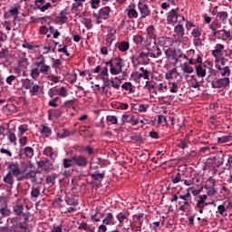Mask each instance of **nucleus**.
<instances>
[{"label": "nucleus", "mask_w": 232, "mask_h": 232, "mask_svg": "<svg viewBox=\"0 0 232 232\" xmlns=\"http://www.w3.org/2000/svg\"><path fill=\"white\" fill-rule=\"evenodd\" d=\"M183 22H185V17L178 14L175 9L167 13V24H177L174 27L175 35L180 39L187 40V37H185V27L181 24Z\"/></svg>", "instance_id": "nucleus-1"}, {"label": "nucleus", "mask_w": 232, "mask_h": 232, "mask_svg": "<svg viewBox=\"0 0 232 232\" xmlns=\"http://www.w3.org/2000/svg\"><path fill=\"white\" fill-rule=\"evenodd\" d=\"M22 88L29 92L31 96H37L41 94L42 88L40 85L34 83L33 80L23 79L22 80Z\"/></svg>", "instance_id": "nucleus-2"}, {"label": "nucleus", "mask_w": 232, "mask_h": 232, "mask_svg": "<svg viewBox=\"0 0 232 232\" xmlns=\"http://www.w3.org/2000/svg\"><path fill=\"white\" fill-rule=\"evenodd\" d=\"M123 68H124L123 60L120 57H116L113 59V65H111V74L116 76L121 73Z\"/></svg>", "instance_id": "nucleus-3"}, {"label": "nucleus", "mask_w": 232, "mask_h": 232, "mask_svg": "<svg viewBox=\"0 0 232 232\" xmlns=\"http://www.w3.org/2000/svg\"><path fill=\"white\" fill-rule=\"evenodd\" d=\"M41 176H42L41 172L31 170L26 174H24V176H22V178L18 179V181L30 179L31 182L36 183L37 181L42 180Z\"/></svg>", "instance_id": "nucleus-4"}, {"label": "nucleus", "mask_w": 232, "mask_h": 232, "mask_svg": "<svg viewBox=\"0 0 232 232\" xmlns=\"http://www.w3.org/2000/svg\"><path fill=\"white\" fill-rule=\"evenodd\" d=\"M156 45L155 27L150 25L147 28V39H145V46Z\"/></svg>", "instance_id": "nucleus-5"}, {"label": "nucleus", "mask_w": 232, "mask_h": 232, "mask_svg": "<svg viewBox=\"0 0 232 232\" xmlns=\"http://www.w3.org/2000/svg\"><path fill=\"white\" fill-rule=\"evenodd\" d=\"M229 83H230V81H229V78L227 77L215 79L212 81V88L213 89L226 88L229 85Z\"/></svg>", "instance_id": "nucleus-6"}, {"label": "nucleus", "mask_w": 232, "mask_h": 232, "mask_svg": "<svg viewBox=\"0 0 232 232\" xmlns=\"http://www.w3.org/2000/svg\"><path fill=\"white\" fill-rule=\"evenodd\" d=\"M111 9L109 6L102 7L99 9L98 14H94V18L98 20H107L111 14Z\"/></svg>", "instance_id": "nucleus-7"}, {"label": "nucleus", "mask_w": 232, "mask_h": 232, "mask_svg": "<svg viewBox=\"0 0 232 232\" xmlns=\"http://www.w3.org/2000/svg\"><path fill=\"white\" fill-rule=\"evenodd\" d=\"M7 169H9V173H7V175H12L14 178H18L20 175L23 174L22 170L20 169V165H18V163L10 162L8 163Z\"/></svg>", "instance_id": "nucleus-8"}, {"label": "nucleus", "mask_w": 232, "mask_h": 232, "mask_svg": "<svg viewBox=\"0 0 232 232\" xmlns=\"http://www.w3.org/2000/svg\"><path fill=\"white\" fill-rule=\"evenodd\" d=\"M69 160L72 161L73 165L81 168H86V166L88 165V160L85 158V156L82 155L73 156Z\"/></svg>", "instance_id": "nucleus-9"}, {"label": "nucleus", "mask_w": 232, "mask_h": 232, "mask_svg": "<svg viewBox=\"0 0 232 232\" xmlns=\"http://www.w3.org/2000/svg\"><path fill=\"white\" fill-rule=\"evenodd\" d=\"M212 35L218 39L226 41L231 37V33L228 31L223 30H212Z\"/></svg>", "instance_id": "nucleus-10"}, {"label": "nucleus", "mask_w": 232, "mask_h": 232, "mask_svg": "<svg viewBox=\"0 0 232 232\" xmlns=\"http://www.w3.org/2000/svg\"><path fill=\"white\" fill-rule=\"evenodd\" d=\"M129 19H137L139 13L136 11V5H129V7L124 11Z\"/></svg>", "instance_id": "nucleus-11"}, {"label": "nucleus", "mask_w": 232, "mask_h": 232, "mask_svg": "<svg viewBox=\"0 0 232 232\" xmlns=\"http://www.w3.org/2000/svg\"><path fill=\"white\" fill-rule=\"evenodd\" d=\"M137 7L140 12V18H146L150 15L149 5L147 4L139 2V4H137Z\"/></svg>", "instance_id": "nucleus-12"}, {"label": "nucleus", "mask_w": 232, "mask_h": 232, "mask_svg": "<svg viewBox=\"0 0 232 232\" xmlns=\"http://www.w3.org/2000/svg\"><path fill=\"white\" fill-rule=\"evenodd\" d=\"M121 123H130V126H136L139 123V121L132 115L123 114L121 117Z\"/></svg>", "instance_id": "nucleus-13"}, {"label": "nucleus", "mask_w": 232, "mask_h": 232, "mask_svg": "<svg viewBox=\"0 0 232 232\" xmlns=\"http://www.w3.org/2000/svg\"><path fill=\"white\" fill-rule=\"evenodd\" d=\"M34 66L40 67L39 72L44 75H47L48 72H50V66L46 65L44 62L34 63Z\"/></svg>", "instance_id": "nucleus-14"}, {"label": "nucleus", "mask_w": 232, "mask_h": 232, "mask_svg": "<svg viewBox=\"0 0 232 232\" xmlns=\"http://www.w3.org/2000/svg\"><path fill=\"white\" fill-rule=\"evenodd\" d=\"M26 155L27 159H32L34 156V150L31 147L20 149V156Z\"/></svg>", "instance_id": "nucleus-15"}, {"label": "nucleus", "mask_w": 232, "mask_h": 232, "mask_svg": "<svg viewBox=\"0 0 232 232\" xmlns=\"http://www.w3.org/2000/svg\"><path fill=\"white\" fill-rule=\"evenodd\" d=\"M223 51H225V45L218 44L215 45V50L212 51L213 57H221L223 55Z\"/></svg>", "instance_id": "nucleus-16"}, {"label": "nucleus", "mask_w": 232, "mask_h": 232, "mask_svg": "<svg viewBox=\"0 0 232 232\" xmlns=\"http://www.w3.org/2000/svg\"><path fill=\"white\" fill-rule=\"evenodd\" d=\"M41 73H42L41 71H39V68L37 67L31 69V73H30L31 79L37 81Z\"/></svg>", "instance_id": "nucleus-17"}, {"label": "nucleus", "mask_w": 232, "mask_h": 232, "mask_svg": "<svg viewBox=\"0 0 232 232\" xmlns=\"http://www.w3.org/2000/svg\"><path fill=\"white\" fill-rule=\"evenodd\" d=\"M72 135H75V130L69 131L67 130H63V133L56 134V137L60 139H65L67 137H71Z\"/></svg>", "instance_id": "nucleus-18"}, {"label": "nucleus", "mask_w": 232, "mask_h": 232, "mask_svg": "<svg viewBox=\"0 0 232 232\" xmlns=\"http://www.w3.org/2000/svg\"><path fill=\"white\" fill-rule=\"evenodd\" d=\"M86 0H73L72 8V10L73 12H76L79 7L83 6V4H85Z\"/></svg>", "instance_id": "nucleus-19"}, {"label": "nucleus", "mask_w": 232, "mask_h": 232, "mask_svg": "<svg viewBox=\"0 0 232 232\" xmlns=\"http://www.w3.org/2000/svg\"><path fill=\"white\" fill-rule=\"evenodd\" d=\"M196 75L201 79H204L206 77V69L202 66H197L196 67Z\"/></svg>", "instance_id": "nucleus-20"}, {"label": "nucleus", "mask_w": 232, "mask_h": 232, "mask_svg": "<svg viewBox=\"0 0 232 232\" xmlns=\"http://www.w3.org/2000/svg\"><path fill=\"white\" fill-rule=\"evenodd\" d=\"M118 50H120V52H127L128 50H130V43L128 42H121L120 43V44H118Z\"/></svg>", "instance_id": "nucleus-21"}, {"label": "nucleus", "mask_w": 232, "mask_h": 232, "mask_svg": "<svg viewBox=\"0 0 232 232\" xmlns=\"http://www.w3.org/2000/svg\"><path fill=\"white\" fill-rule=\"evenodd\" d=\"M0 214L4 218L10 217V215L12 214V211H10V209L7 208V205H4V207L0 208Z\"/></svg>", "instance_id": "nucleus-22"}, {"label": "nucleus", "mask_w": 232, "mask_h": 232, "mask_svg": "<svg viewBox=\"0 0 232 232\" xmlns=\"http://www.w3.org/2000/svg\"><path fill=\"white\" fill-rule=\"evenodd\" d=\"M140 71L141 72V73H139L138 75L139 79L150 80L148 70H145L143 69V67H140Z\"/></svg>", "instance_id": "nucleus-23"}, {"label": "nucleus", "mask_w": 232, "mask_h": 232, "mask_svg": "<svg viewBox=\"0 0 232 232\" xmlns=\"http://www.w3.org/2000/svg\"><path fill=\"white\" fill-rule=\"evenodd\" d=\"M180 53V50H173V49H167L166 50V58L167 60L170 59L174 54Z\"/></svg>", "instance_id": "nucleus-24"}, {"label": "nucleus", "mask_w": 232, "mask_h": 232, "mask_svg": "<svg viewBox=\"0 0 232 232\" xmlns=\"http://www.w3.org/2000/svg\"><path fill=\"white\" fill-rule=\"evenodd\" d=\"M221 77L229 76L231 74V69L228 66L223 67V70H218Z\"/></svg>", "instance_id": "nucleus-25"}, {"label": "nucleus", "mask_w": 232, "mask_h": 232, "mask_svg": "<svg viewBox=\"0 0 232 232\" xmlns=\"http://www.w3.org/2000/svg\"><path fill=\"white\" fill-rule=\"evenodd\" d=\"M128 217H130L129 214L120 213V214L116 215V220H118V222H120V225H123L124 220H128Z\"/></svg>", "instance_id": "nucleus-26"}, {"label": "nucleus", "mask_w": 232, "mask_h": 232, "mask_svg": "<svg viewBox=\"0 0 232 232\" xmlns=\"http://www.w3.org/2000/svg\"><path fill=\"white\" fill-rule=\"evenodd\" d=\"M14 175L7 174L5 177H4L3 181L4 183L13 186L14 185Z\"/></svg>", "instance_id": "nucleus-27"}, {"label": "nucleus", "mask_w": 232, "mask_h": 232, "mask_svg": "<svg viewBox=\"0 0 232 232\" xmlns=\"http://www.w3.org/2000/svg\"><path fill=\"white\" fill-rule=\"evenodd\" d=\"M200 35H202V29H200V27H196L192 29V32H191L192 38H198V37H200Z\"/></svg>", "instance_id": "nucleus-28"}, {"label": "nucleus", "mask_w": 232, "mask_h": 232, "mask_svg": "<svg viewBox=\"0 0 232 232\" xmlns=\"http://www.w3.org/2000/svg\"><path fill=\"white\" fill-rule=\"evenodd\" d=\"M232 140L231 135L223 136L221 138H218V144H225L226 142H229Z\"/></svg>", "instance_id": "nucleus-29"}, {"label": "nucleus", "mask_w": 232, "mask_h": 232, "mask_svg": "<svg viewBox=\"0 0 232 232\" xmlns=\"http://www.w3.org/2000/svg\"><path fill=\"white\" fill-rule=\"evenodd\" d=\"M9 14H10L12 16H14V24H15V21H16V19L18 18V14H19L18 8H16V7H12V8H10Z\"/></svg>", "instance_id": "nucleus-30"}, {"label": "nucleus", "mask_w": 232, "mask_h": 232, "mask_svg": "<svg viewBox=\"0 0 232 232\" xmlns=\"http://www.w3.org/2000/svg\"><path fill=\"white\" fill-rule=\"evenodd\" d=\"M181 71L187 74H191L194 72L193 67L188 66L187 63H183V67H181Z\"/></svg>", "instance_id": "nucleus-31"}, {"label": "nucleus", "mask_w": 232, "mask_h": 232, "mask_svg": "<svg viewBox=\"0 0 232 232\" xmlns=\"http://www.w3.org/2000/svg\"><path fill=\"white\" fill-rule=\"evenodd\" d=\"M14 213L16 217H20L23 214V205H14Z\"/></svg>", "instance_id": "nucleus-32"}, {"label": "nucleus", "mask_w": 232, "mask_h": 232, "mask_svg": "<svg viewBox=\"0 0 232 232\" xmlns=\"http://www.w3.org/2000/svg\"><path fill=\"white\" fill-rule=\"evenodd\" d=\"M218 18L223 23H226L227 20V13L225 11L218 12Z\"/></svg>", "instance_id": "nucleus-33"}, {"label": "nucleus", "mask_w": 232, "mask_h": 232, "mask_svg": "<svg viewBox=\"0 0 232 232\" xmlns=\"http://www.w3.org/2000/svg\"><path fill=\"white\" fill-rule=\"evenodd\" d=\"M40 133L45 135V137H48L50 135V133H52V130L45 126V125H42V129L40 130Z\"/></svg>", "instance_id": "nucleus-34"}, {"label": "nucleus", "mask_w": 232, "mask_h": 232, "mask_svg": "<svg viewBox=\"0 0 232 232\" xmlns=\"http://www.w3.org/2000/svg\"><path fill=\"white\" fill-rule=\"evenodd\" d=\"M91 179H94V181H101L104 179V173L91 174Z\"/></svg>", "instance_id": "nucleus-35"}, {"label": "nucleus", "mask_w": 232, "mask_h": 232, "mask_svg": "<svg viewBox=\"0 0 232 232\" xmlns=\"http://www.w3.org/2000/svg\"><path fill=\"white\" fill-rule=\"evenodd\" d=\"M132 41L134 42V44H136L137 45H140L143 44H145V40H143V37L141 35H136L132 38Z\"/></svg>", "instance_id": "nucleus-36"}, {"label": "nucleus", "mask_w": 232, "mask_h": 232, "mask_svg": "<svg viewBox=\"0 0 232 232\" xmlns=\"http://www.w3.org/2000/svg\"><path fill=\"white\" fill-rule=\"evenodd\" d=\"M65 204H67V206H78L79 202H77L75 199H73L72 198H65Z\"/></svg>", "instance_id": "nucleus-37"}, {"label": "nucleus", "mask_w": 232, "mask_h": 232, "mask_svg": "<svg viewBox=\"0 0 232 232\" xmlns=\"http://www.w3.org/2000/svg\"><path fill=\"white\" fill-rule=\"evenodd\" d=\"M107 122H111V125H117L118 124V119L117 116H111L109 115L106 117Z\"/></svg>", "instance_id": "nucleus-38"}, {"label": "nucleus", "mask_w": 232, "mask_h": 232, "mask_svg": "<svg viewBox=\"0 0 232 232\" xmlns=\"http://www.w3.org/2000/svg\"><path fill=\"white\" fill-rule=\"evenodd\" d=\"M170 180L174 184H179V182L182 181L181 180V174L180 173H177V175H174V176L170 177Z\"/></svg>", "instance_id": "nucleus-39"}, {"label": "nucleus", "mask_w": 232, "mask_h": 232, "mask_svg": "<svg viewBox=\"0 0 232 232\" xmlns=\"http://www.w3.org/2000/svg\"><path fill=\"white\" fill-rule=\"evenodd\" d=\"M221 24L218 23V21L215 20L212 22V24H210V25H208V28L214 31V30H218Z\"/></svg>", "instance_id": "nucleus-40"}, {"label": "nucleus", "mask_w": 232, "mask_h": 232, "mask_svg": "<svg viewBox=\"0 0 232 232\" xmlns=\"http://www.w3.org/2000/svg\"><path fill=\"white\" fill-rule=\"evenodd\" d=\"M114 40H115V36H113V34H109L105 38V44L111 46V43H113Z\"/></svg>", "instance_id": "nucleus-41"}, {"label": "nucleus", "mask_w": 232, "mask_h": 232, "mask_svg": "<svg viewBox=\"0 0 232 232\" xmlns=\"http://www.w3.org/2000/svg\"><path fill=\"white\" fill-rule=\"evenodd\" d=\"M35 6H37V9H39L40 12H45V11H47L49 8H52V5H51L50 3L45 4V5H42V6H41V5H35Z\"/></svg>", "instance_id": "nucleus-42"}, {"label": "nucleus", "mask_w": 232, "mask_h": 232, "mask_svg": "<svg viewBox=\"0 0 232 232\" xmlns=\"http://www.w3.org/2000/svg\"><path fill=\"white\" fill-rule=\"evenodd\" d=\"M56 178H57L56 174L48 175L46 179L47 184L53 185L54 181L56 180Z\"/></svg>", "instance_id": "nucleus-43"}, {"label": "nucleus", "mask_w": 232, "mask_h": 232, "mask_svg": "<svg viewBox=\"0 0 232 232\" xmlns=\"http://www.w3.org/2000/svg\"><path fill=\"white\" fill-rule=\"evenodd\" d=\"M40 196H41V190L39 188H33V190H31V197L37 198Z\"/></svg>", "instance_id": "nucleus-44"}, {"label": "nucleus", "mask_w": 232, "mask_h": 232, "mask_svg": "<svg viewBox=\"0 0 232 232\" xmlns=\"http://www.w3.org/2000/svg\"><path fill=\"white\" fill-rule=\"evenodd\" d=\"M192 44H194V46L196 47H200L203 45L202 44V40L200 39V37H192Z\"/></svg>", "instance_id": "nucleus-45"}, {"label": "nucleus", "mask_w": 232, "mask_h": 232, "mask_svg": "<svg viewBox=\"0 0 232 232\" xmlns=\"http://www.w3.org/2000/svg\"><path fill=\"white\" fill-rule=\"evenodd\" d=\"M174 73H177V69L176 68L169 71V72L166 73V80L174 79Z\"/></svg>", "instance_id": "nucleus-46"}, {"label": "nucleus", "mask_w": 232, "mask_h": 232, "mask_svg": "<svg viewBox=\"0 0 232 232\" xmlns=\"http://www.w3.org/2000/svg\"><path fill=\"white\" fill-rule=\"evenodd\" d=\"M215 57V63L221 64L222 66L226 65V58L219 57V56H214Z\"/></svg>", "instance_id": "nucleus-47"}, {"label": "nucleus", "mask_w": 232, "mask_h": 232, "mask_svg": "<svg viewBox=\"0 0 232 232\" xmlns=\"http://www.w3.org/2000/svg\"><path fill=\"white\" fill-rule=\"evenodd\" d=\"M191 198V194H189V192L185 194V196L179 195V199L183 200V205H185L186 203L189 204V201L188 200V198Z\"/></svg>", "instance_id": "nucleus-48"}, {"label": "nucleus", "mask_w": 232, "mask_h": 232, "mask_svg": "<svg viewBox=\"0 0 232 232\" xmlns=\"http://www.w3.org/2000/svg\"><path fill=\"white\" fill-rule=\"evenodd\" d=\"M7 138L9 139V141L15 144L16 142V136L14 134V132H7Z\"/></svg>", "instance_id": "nucleus-49"}, {"label": "nucleus", "mask_w": 232, "mask_h": 232, "mask_svg": "<svg viewBox=\"0 0 232 232\" xmlns=\"http://www.w3.org/2000/svg\"><path fill=\"white\" fill-rule=\"evenodd\" d=\"M58 95H60V97L66 98L67 97L66 88L61 87L60 89H58Z\"/></svg>", "instance_id": "nucleus-50"}, {"label": "nucleus", "mask_w": 232, "mask_h": 232, "mask_svg": "<svg viewBox=\"0 0 232 232\" xmlns=\"http://www.w3.org/2000/svg\"><path fill=\"white\" fill-rule=\"evenodd\" d=\"M108 76H109V69L107 67H103L102 71H101V79L104 81V78Z\"/></svg>", "instance_id": "nucleus-51"}, {"label": "nucleus", "mask_w": 232, "mask_h": 232, "mask_svg": "<svg viewBox=\"0 0 232 232\" xmlns=\"http://www.w3.org/2000/svg\"><path fill=\"white\" fill-rule=\"evenodd\" d=\"M63 165L64 169L71 168L73 165V161H72L71 160L64 159L63 161Z\"/></svg>", "instance_id": "nucleus-52"}, {"label": "nucleus", "mask_w": 232, "mask_h": 232, "mask_svg": "<svg viewBox=\"0 0 232 232\" xmlns=\"http://www.w3.org/2000/svg\"><path fill=\"white\" fill-rule=\"evenodd\" d=\"M115 82H113V80H103V86H102V91H105V88L111 86V84H113Z\"/></svg>", "instance_id": "nucleus-53"}, {"label": "nucleus", "mask_w": 232, "mask_h": 232, "mask_svg": "<svg viewBox=\"0 0 232 232\" xmlns=\"http://www.w3.org/2000/svg\"><path fill=\"white\" fill-rule=\"evenodd\" d=\"M121 89L132 92V84L130 82H124L123 85H121Z\"/></svg>", "instance_id": "nucleus-54"}, {"label": "nucleus", "mask_w": 232, "mask_h": 232, "mask_svg": "<svg viewBox=\"0 0 232 232\" xmlns=\"http://www.w3.org/2000/svg\"><path fill=\"white\" fill-rule=\"evenodd\" d=\"M99 4H101V1L99 0H91V8L94 10L98 9Z\"/></svg>", "instance_id": "nucleus-55"}, {"label": "nucleus", "mask_w": 232, "mask_h": 232, "mask_svg": "<svg viewBox=\"0 0 232 232\" xmlns=\"http://www.w3.org/2000/svg\"><path fill=\"white\" fill-rule=\"evenodd\" d=\"M44 153L47 155L48 157H53V150L51 147L45 148L44 150Z\"/></svg>", "instance_id": "nucleus-56"}, {"label": "nucleus", "mask_w": 232, "mask_h": 232, "mask_svg": "<svg viewBox=\"0 0 232 232\" xmlns=\"http://www.w3.org/2000/svg\"><path fill=\"white\" fill-rule=\"evenodd\" d=\"M37 165H38L39 168H41L42 169L47 170L48 162L44 161V160H40L39 162H37Z\"/></svg>", "instance_id": "nucleus-57"}, {"label": "nucleus", "mask_w": 232, "mask_h": 232, "mask_svg": "<svg viewBox=\"0 0 232 232\" xmlns=\"http://www.w3.org/2000/svg\"><path fill=\"white\" fill-rule=\"evenodd\" d=\"M225 212H226V207H225V205H219V206H218V214L223 216V215H225Z\"/></svg>", "instance_id": "nucleus-58"}, {"label": "nucleus", "mask_w": 232, "mask_h": 232, "mask_svg": "<svg viewBox=\"0 0 232 232\" xmlns=\"http://www.w3.org/2000/svg\"><path fill=\"white\" fill-rule=\"evenodd\" d=\"M48 95L50 96V98H53L54 95H58V89L56 88L50 89V91L48 92Z\"/></svg>", "instance_id": "nucleus-59"}, {"label": "nucleus", "mask_w": 232, "mask_h": 232, "mask_svg": "<svg viewBox=\"0 0 232 232\" xmlns=\"http://www.w3.org/2000/svg\"><path fill=\"white\" fill-rule=\"evenodd\" d=\"M134 218H136V220H137V222H139L140 226H142V224H143V220H142L143 214H138V215L134 216Z\"/></svg>", "instance_id": "nucleus-60"}, {"label": "nucleus", "mask_w": 232, "mask_h": 232, "mask_svg": "<svg viewBox=\"0 0 232 232\" xmlns=\"http://www.w3.org/2000/svg\"><path fill=\"white\" fill-rule=\"evenodd\" d=\"M182 181L185 184V186H187V187L194 185V179H183Z\"/></svg>", "instance_id": "nucleus-61"}, {"label": "nucleus", "mask_w": 232, "mask_h": 232, "mask_svg": "<svg viewBox=\"0 0 232 232\" xmlns=\"http://www.w3.org/2000/svg\"><path fill=\"white\" fill-rule=\"evenodd\" d=\"M50 81H52L54 83H59L61 82V77L60 76H50L49 77Z\"/></svg>", "instance_id": "nucleus-62"}, {"label": "nucleus", "mask_w": 232, "mask_h": 232, "mask_svg": "<svg viewBox=\"0 0 232 232\" xmlns=\"http://www.w3.org/2000/svg\"><path fill=\"white\" fill-rule=\"evenodd\" d=\"M158 123H168V121L166 120V116L164 115H160L158 116Z\"/></svg>", "instance_id": "nucleus-63"}, {"label": "nucleus", "mask_w": 232, "mask_h": 232, "mask_svg": "<svg viewBox=\"0 0 232 232\" xmlns=\"http://www.w3.org/2000/svg\"><path fill=\"white\" fill-rule=\"evenodd\" d=\"M73 102L74 101L73 100H69L67 102H64V108H72L73 107Z\"/></svg>", "instance_id": "nucleus-64"}]
</instances>
